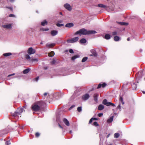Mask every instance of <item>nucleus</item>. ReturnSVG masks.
Instances as JSON below:
<instances>
[{"label": "nucleus", "instance_id": "obj_1", "mask_svg": "<svg viewBox=\"0 0 145 145\" xmlns=\"http://www.w3.org/2000/svg\"><path fill=\"white\" fill-rule=\"evenodd\" d=\"M45 105V102L42 101H40L33 104L32 105L31 108L34 111L37 112L41 109Z\"/></svg>", "mask_w": 145, "mask_h": 145}, {"label": "nucleus", "instance_id": "obj_2", "mask_svg": "<svg viewBox=\"0 0 145 145\" xmlns=\"http://www.w3.org/2000/svg\"><path fill=\"white\" fill-rule=\"evenodd\" d=\"M96 32L94 30L87 31L84 28H82L80 29L78 31H76L75 33V35L79 34L80 35H89V34H95Z\"/></svg>", "mask_w": 145, "mask_h": 145}, {"label": "nucleus", "instance_id": "obj_3", "mask_svg": "<svg viewBox=\"0 0 145 145\" xmlns=\"http://www.w3.org/2000/svg\"><path fill=\"white\" fill-rule=\"evenodd\" d=\"M78 37H75L71 39L67 40V42L68 43H73L77 42L78 40Z\"/></svg>", "mask_w": 145, "mask_h": 145}, {"label": "nucleus", "instance_id": "obj_4", "mask_svg": "<svg viewBox=\"0 0 145 145\" xmlns=\"http://www.w3.org/2000/svg\"><path fill=\"white\" fill-rule=\"evenodd\" d=\"M35 52V50L33 49L32 47L29 48L27 50V53L29 55L33 54Z\"/></svg>", "mask_w": 145, "mask_h": 145}, {"label": "nucleus", "instance_id": "obj_5", "mask_svg": "<svg viewBox=\"0 0 145 145\" xmlns=\"http://www.w3.org/2000/svg\"><path fill=\"white\" fill-rule=\"evenodd\" d=\"M64 7L69 11H70L71 10L72 8L70 5L66 3L64 5Z\"/></svg>", "mask_w": 145, "mask_h": 145}, {"label": "nucleus", "instance_id": "obj_6", "mask_svg": "<svg viewBox=\"0 0 145 145\" xmlns=\"http://www.w3.org/2000/svg\"><path fill=\"white\" fill-rule=\"evenodd\" d=\"M89 97V95L88 94H86L82 96V99L83 100L86 101L88 100Z\"/></svg>", "mask_w": 145, "mask_h": 145}, {"label": "nucleus", "instance_id": "obj_7", "mask_svg": "<svg viewBox=\"0 0 145 145\" xmlns=\"http://www.w3.org/2000/svg\"><path fill=\"white\" fill-rule=\"evenodd\" d=\"M26 106H24L23 107V108H18V111H17L18 113L19 114V115H20L21 113L23 111L24 108H25Z\"/></svg>", "mask_w": 145, "mask_h": 145}, {"label": "nucleus", "instance_id": "obj_8", "mask_svg": "<svg viewBox=\"0 0 145 145\" xmlns=\"http://www.w3.org/2000/svg\"><path fill=\"white\" fill-rule=\"evenodd\" d=\"M110 102H108L107 101L106 99H104L103 101V103L107 106H110Z\"/></svg>", "mask_w": 145, "mask_h": 145}, {"label": "nucleus", "instance_id": "obj_9", "mask_svg": "<svg viewBox=\"0 0 145 145\" xmlns=\"http://www.w3.org/2000/svg\"><path fill=\"white\" fill-rule=\"evenodd\" d=\"M110 102H108L107 101L106 99H104L103 101V103L107 106H110Z\"/></svg>", "mask_w": 145, "mask_h": 145}, {"label": "nucleus", "instance_id": "obj_10", "mask_svg": "<svg viewBox=\"0 0 145 145\" xmlns=\"http://www.w3.org/2000/svg\"><path fill=\"white\" fill-rule=\"evenodd\" d=\"M143 71H139L137 74L136 75L137 77L139 78H141L142 76Z\"/></svg>", "mask_w": 145, "mask_h": 145}, {"label": "nucleus", "instance_id": "obj_11", "mask_svg": "<svg viewBox=\"0 0 145 145\" xmlns=\"http://www.w3.org/2000/svg\"><path fill=\"white\" fill-rule=\"evenodd\" d=\"M58 33V31L56 30H52L51 31V34L53 36L56 35Z\"/></svg>", "mask_w": 145, "mask_h": 145}, {"label": "nucleus", "instance_id": "obj_12", "mask_svg": "<svg viewBox=\"0 0 145 145\" xmlns=\"http://www.w3.org/2000/svg\"><path fill=\"white\" fill-rule=\"evenodd\" d=\"M63 121L65 125L67 126H69L70 125L69 122L68 120L66 118L63 119Z\"/></svg>", "mask_w": 145, "mask_h": 145}, {"label": "nucleus", "instance_id": "obj_13", "mask_svg": "<svg viewBox=\"0 0 145 145\" xmlns=\"http://www.w3.org/2000/svg\"><path fill=\"white\" fill-rule=\"evenodd\" d=\"M74 26V24L72 23H70L66 24L65 27H66L70 28Z\"/></svg>", "mask_w": 145, "mask_h": 145}, {"label": "nucleus", "instance_id": "obj_14", "mask_svg": "<svg viewBox=\"0 0 145 145\" xmlns=\"http://www.w3.org/2000/svg\"><path fill=\"white\" fill-rule=\"evenodd\" d=\"M55 45V43L49 44L48 43H47L46 44V46L48 48H51L53 47Z\"/></svg>", "mask_w": 145, "mask_h": 145}, {"label": "nucleus", "instance_id": "obj_15", "mask_svg": "<svg viewBox=\"0 0 145 145\" xmlns=\"http://www.w3.org/2000/svg\"><path fill=\"white\" fill-rule=\"evenodd\" d=\"M106 86V84L105 83H103L102 84H99L98 85L97 87V88L99 89V88H101L102 86V87L104 88V87H105Z\"/></svg>", "mask_w": 145, "mask_h": 145}, {"label": "nucleus", "instance_id": "obj_16", "mask_svg": "<svg viewBox=\"0 0 145 145\" xmlns=\"http://www.w3.org/2000/svg\"><path fill=\"white\" fill-rule=\"evenodd\" d=\"M91 53L93 54V56H96L97 55V54L95 50L93 49L91 50L90 51Z\"/></svg>", "mask_w": 145, "mask_h": 145}, {"label": "nucleus", "instance_id": "obj_17", "mask_svg": "<svg viewBox=\"0 0 145 145\" xmlns=\"http://www.w3.org/2000/svg\"><path fill=\"white\" fill-rule=\"evenodd\" d=\"M98 6L99 7L104 8L106 9L108 8L107 6L103 4H99Z\"/></svg>", "mask_w": 145, "mask_h": 145}, {"label": "nucleus", "instance_id": "obj_18", "mask_svg": "<svg viewBox=\"0 0 145 145\" xmlns=\"http://www.w3.org/2000/svg\"><path fill=\"white\" fill-rule=\"evenodd\" d=\"M113 116L111 117L110 118L108 119L107 120V122L108 123H111L113 120Z\"/></svg>", "mask_w": 145, "mask_h": 145}, {"label": "nucleus", "instance_id": "obj_19", "mask_svg": "<svg viewBox=\"0 0 145 145\" xmlns=\"http://www.w3.org/2000/svg\"><path fill=\"white\" fill-rule=\"evenodd\" d=\"M104 108V106L103 105H99L98 107V109L99 110H101Z\"/></svg>", "mask_w": 145, "mask_h": 145}, {"label": "nucleus", "instance_id": "obj_20", "mask_svg": "<svg viewBox=\"0 0 145 145\" xmlns=\"http://www.w3.org/2000/svg\"><path fill=\"white\" fill-rule=\"evenodd\" d=\"M48 22L46 20L41 22V24L42 25L44 26L47 24Z\"/></svg>", "mask_w": 145, "mask_h": 145}, {"label": "nucleus", "instance_id": "obj_21", "mask_svg": "<svg viewBox=\"0 0 145 145\" xmlns=\"http://www.w3.org/2000/svg\"><path fill=\"white\" fill-rule=\"evenodd\" d=\"M98 97V95L97 94H95L93 95L94 100L95 101H97V97Z\"/></svg>", "mask_w": 145, "mask_h": 145}, {"label": "nucleus", "instance_id": "obj_22", "mask_svg": "<svg viewBox=\"0 0 145 145\" xmlns=\"http://www.w3.org/2000/svg\"><path fill=\"white\" fill-rule=\"evenodd\" d=\"M105 38L106 39H109L110 38V36L108 34H106L105 35Z\"/></svg>", "mask_w": 145, "mask_h": 145}, {"label": "nucleus", "instance_id": "obj_23", "mask_svg": "<svg viewBox=\"0 0 145 145\" xmlns=\"http://www.w3.org/2000/svg\"><path fill=\"white\" fill-rule=\"evenodd\" d=\"M118 23L119 24L122 25H127L128 24L127 23L124 22H118Z\"/></svg>", "mask_w": 145, "mask_h": 145}, {"label": "nucleus", "instance_id": "obj_24", "mask_svg": "<svg viewBox=\"0 0 145 145\" xmlns=\"http://www.w3.org/2000/svg\"><path fill=\"white\" fill-rule=\"evenodd\" d=\"M30 69L29 68L26 69L23 71V73L25 74L28 73L30 71Z\"/></svg>", "mask_w": 145, "mask_h": 145}, {"label": "nucleus", "instance_id": "obj_25", "mask_svg": "<svg viewBox=\"0 0 145 145\" xmlns=\"http://www.w3.org/2000/svg\"><path fill=\"white\" fill-rule=\"evenodd\" d=\"M11 25L10 24L4 25L3 26V27L4 28H7V29H10L11 28Z\"/></svg>", "mask_w": 145, "mask_h": 145}, {"label": "nucleus", "instance_id": "obj_26", "mask_svg": "<svg viewBox=\"0 0 145 145\" xmlns=\"http://www.w3.org/2000/svg\"><path fill=\"white\" fill-rule=\"evenodd\" d=\"M86 42V40L84 38L80 40V42L82 44L85 43Z\"/></svg>", "mask_w": 145, "mask_h": 145}, {"label": "nucleus", "instance_id": "obj_27", "mask_svg": "<svg viewBox=\"0 0 145 145\" xmlns=\"http://www.w3.org/2000/svg\"><path fill=\"white\" fill-rule=\"evenodd\" d=\"M79 56L78 55H75L72 57L71 59L72 60L74 61L77 58L79 57Z\"/></svg>", "mask_w": 145, "mask_h": 145}, {"label": "nucleus", "instance_id": "obj_28", "mask_svg": "<svg viewBox=\"0 0 145 145\" xmlns=\"http://www.w3.org/2000/svg\"><path fill=\"white\" fill-rule=\"evenodd\" d=\"M120 40V37L118 36H116L114 37V40L115 41H118Z\"/></svg>", "mask_w": 145, "mask_h": 145}, {"label": "nucleus", "instance_id": "obj_29", "mask_svg": "<svg viewBox=\"0 0 145 145\" xmlns=\"http://www.w3.org/2000/svg\"><path fill=\"white\" fill-rule=\"evenodd\" d=\"M119 101L122 103V105H123L124 104V102L123 100V98L121 96H120Z\"/></svg>", "mask_w": 145, "mask_h": 145}, {"label": "nucleus", "instance_id": "obj_30", "mask_svg": "<svg viewBox=\"0 0 145 145\" xmlns=\"http://www.w3.org/2000/svg\"><path fill=\"white\" fill-rule=\"evenodd\" d=\"M54 52L53 51H52L48 54V56L50 57H52L54 55Z\"/></svg>", "mask_w": 145, "mask_h": 145}, {"label": "nucleus", "instance_id": "obj_31", "mask_svg": "<svg viewBox=\"0 0 145 145\" xmlns=\"http://www.w3.org/2000/svg\"><path fill=\"white\" fill-rule=\"evenodd\" d=\"M12 116L14 117H15L16 116H17L19 115V114L17 112H15L14 113L12 114Z\"/></svg>", "mask_w": 145, "mask_h": 145}, {"label": "nucleus", "instance_id": "obj_32", "mask_svg": "<svg viewBox=\"0 0 145 145\" xmlns=\"http://www.w3.org/2000/svg\"><path fill=\"white\" fill-rule=\"evenodd\" d=\"M120 135V134L118 133H115L114 134V137L117 138L119 137Z\"/></svg>", "mask_w": 145, "mask_h": 145}, {"label": "nucleus", "instance_id": "obj_33", "mask_svg": "<svg viewBox=\"0 0 145 145\" xmlns=\"http://www.w3.org/2000/svg\"><path fill=\"white\" fill-rule=\"evenodd\" d=\"M3 55L4 56H8L11 55H12V54L11 53L9 52L4 54Z\"/></svg>", "mask_w": 145, "mask_h": 145}, {"label": "nucleus", "instance_id": "obj_34", "mask_svg": "<svg viewBox=\"0 0 145 145\" xmlns=\"http://www.w3.org/2000/svg\"><path fill=\"white\" fill-rule=\"evenodd\" d=\"M132 86L133 90H136L137 87V85L135 83H133Z\"/></svg>", "mask_w": 145, "mask_h": 145}, {"label": "nucleus", "instance_id": "obj_35", "mask_svg": "<svg viewBox=\"0 0 145 145\" xmlns=\"http://www.w3.org/2000/svg\"><path fill=\"white\" fill-rule=\"evenodd\" d=\"M88 59V57H84L82 59V62H84L86 61Z\"/></svg>", "mask_w": 145, "mask_h": 145}, {"label": "nucleus", "instance_id": "obj_36", "mask_svg": "<svg viewBox=\"0 0 145 145\" xmlns=\"http://www.w3.org/2000/svg\"><path fill=\"white\" fill-rule=\"evenodd\" d=\"M49 30L48 28H42L40 29V30L42 31H47Z\"/></svg>", "mask_w": 145, "mask_h": 145}, {"label": "nucleus", "instance_id": "obj_37", "mask_svg": "<svg viewBox=\"0 0 145 145\" xmlns=\"http://www.w3.org/2000/svg\"><path fill=\"white\" fill-rule=\"evenodd\" d=\"M25 58L27 59H30L31 57L28 54H26L25 56Z\"/></svg>", "mask_w": 145, "mask_h": 145}, {"label": "nucleus", "instance_id": "obj_38", "mask_svg": "<svg viewBox=\"0 0 145 145\" xmlns=\"http://www.w3.org/2000/svg\"><path fill=\"white\" fill-rule=\"evenodd\" d=\"M56 25L58 27H60L63 26L64 25V24H60L58 23L56 24Z\"/></svg>", "mask_w": 145, "mask_h": 145}, {"label": "nucleus", "instance_id": "obj_39", "mask_svg": "<svg viewBox=\"0 0 145 145\" xmlns=\"http://www.w3.org/2000/svg\"><path fill=\"white\" fill-rule=\"evenodd\" d=\"M77 110L79 112H80L82 111V107H78L77 109Z\"/></svg>", "mask_w": 145, "mask_h": 145}, {"label": "nucleus", "instance_id": "obj_40", "mask_svg": "<svg viewBox=\"0 0 145 145\" xmlns=\"http://www.w3.org/2000/svg\"><path fill=\"white\" fill-rule=\"evenodd\" d=\"M31 61L32 62L34 61L37 62L38 61V59L37 58H36L35 59H31Z\"/></svg>", "mask_w": 145, "mask_h": 145}, {"label": "nucleus", "instance_id": "obj_41", "mask_svg": "<svg viewBox=\"0 0 145 145\" xmlns=\"http://www.w3.org/2000/svg\"><path fill=\"white\" fill-rule=\"evenodd\" d=\"M56 61L54 59H53V60L51 62V63L52 64H54L56 63Z\"/></svg>", "mask_w": 145, "mask_h": 145}, {"label": "nucleus", "instance_id": "obj_42", "mask_svg": "<svg viewBox=\"0 0 145 145\" xmlns=\"http://www.w3.org/2000/svg\"><path fill=\"white\" fill-rule=\"evenodd\" d=\"M93 125L95 126H99V124H98L97 122L96 121L94 122L93 123Z\"/></svg>", "mask_w": 145, "mask_h": 145}, {"label": "nucleus", "instance_id": "obj_43", "mask_svg": "<svg viewBox=\"0 0 145 145\" xmlns=\"http://www.w3.org/2000/svg\"><path fill=\"white\" fill-rule=\"evenodd\" d=\"M10 141L9 140L7 141L6 142V145H10Z\"/></svg>", "mask_w": 145, "mask_h": 145}, {"label": "nucleus", "instance_id": "obj_44", "mask_svg": "<svg viewBox=\"0 0 145 145\" xmlns=\"http://www.w3.org/2000/svg\"><path fill=\"white\" fill-rule=\"evenodd\" d=\"M75 105H73L71 106L69 108V110H71L72 109L75 107Z\"/></svg>", "mask_w": 145, "mask_h": 145}, {"label": "nucleus", "instance_id": "obj_45", "mask_svg": "<svg viewBox=\"0 0 145 145\" xmlns=\"http://www.w3.org/2000/svg\"><path fill=\"white\" fill-rule=\"evenodd\" d=\"M69 52L71 54H73L74 52L73 50L72 49H70L69 50Z\"/></svg>", "mask_w": 145, "mask_h": 145}, {"label": "nucleus", "instance_id": "obj_46", "mask_svg": "<svg viewBox=\"0 0 145 145\" xmlns=\"http://www.w3.org/2000/svg\"><path fill=\"white\" fill-rule=\"evenodd\" d=\"M40 136V134L39 133H35V136L36 137H38Z\"/></svg>", "mask_w": 145, "mask_h": 145}, {"label": "nucleus", "instance_id": "obj_47", "mask_svg": "<svg viewBox=\"0 0 145 145\" xmlns=\"http://www.w3.org/2000/svg\"><path fill=\"white\" fill-rule=\"evenodd\" d=\"M93 118H91L90 120L89 121V124H90L91 123H92V121H93Z\"/></svg>", "mask_w": 145, "mask_h": 145}, {"label": "nucleus", "instance_id": "obj_48", "mask_svg": "<svg viewBox=\"0 0 145 145\" xmlns=\"http://www.w3.org/2000/svg\"><path fill=\"white\" fill-rule=\"evenodd\" d=\"M103 113H99L98 114V116L99 117H100L103 116Z\"/></svg>", "mask_w": 145, "mask_h": 145}, {"label": "nucleus", "instance_id": "obj_49", "mask_svg": "<svg viewBox=\"0 0 145 145\" xmlns=\"http://www.w3.org/2000/svg\"><path fill=\"white\" fill-rule=\"evenodd\" d=\"M9 17H15V16L13 14H10L9 15Z\"/></svg>", "mask_w": 145, "mask_h": 145}, {"label": "nucleus", "instance_id": "obj_50", "mask_svg": "<svg viewBox=\"0 0 145 145\" xmlns=\"http://www.w3.org/2000/svg\"><path fill=\"white\" fill-rule=\"evenodd\" d=\"M39 77H37L36 78H35V80L36 81H37L39 80Z\"/></svg>", "mask_w": 145, "mask_h": 145}, {"label": "nucleus", "instance_id": "obj_51", "mask_svg": "<svg viewBox=\"0 0 145 145\" xmlns=\"http://www.w3.org/2000/svg\"><path fill=\"white\" fill-rule=\"evenodd\" d=\"M110 105H111V106H115V105L114 104V103H112L111 102H110Z\"/></svg>", "mask_w": 145, "mask_h": 145}, {"label": "nucleus", "instance_id": "obj_52", "mask_svg": "<svg viewBox=\"0 0 145 145\" xmlns=\"http://www.w3.org/2000/svg\"><path fill=\"white\" fill-rule=\"evenodd\" d=\"M117 32L116 31L112 33V34L114 35H117Z\"/></svg>", "mask_w": 145, "mask_h": 145}, {"label": "nucleus", "instance_id": "obj_53", "mask_svg": "<svg viewBox=\"0 0 145 145\" xmlns=\"http://www.w3.org/2000/svg\"><path fill=\"white\" fill-rule=\"evenodd\" d=\"M15 74V73H13L12 74H9V75L8 76V77H10V76H13V75H14Z\"/></svg>", "mask_w": 145, "mask_h": 145}, {"label": "nucleus", "instance_id": "obj_54", "mask_svg": "<svg viewBox=\"0 0 145 145\" xmlns=\"http://www.w3.org/2000/svg\"><path fill=\"white\" fill-rule=\"evenodd\" d=\"M117 108H119V109H121V106L120 105V104H119L118 106H117Z\"/></svg>", "mask_w": 145, "mask_h": 145}, {"label": "nucleus", "instance_id": "obj_55", "mask_svg": "<svg viewBox=\"0 0 145 145\" xmlns=\"http://www.w3.org/2000/svg\"><path fill=\"white\" fill-rule=\"evenodd\" d=\"M93 118V120H98V119L96 118Z\"/></svg>", "mask_w": 145, "mask_h": 145}, {"label": "nucleus", "instance_id": "obj_56", "mask_svg": "<svg viewBox=\"0 0 145 145\" xmlns=\"http://www.w3.org/2000/svg\"><path fill=\"white\" fill-rule=\"evenodd\" d=\"M47 94H48L47 93H44L43 95L44 96H46V95H47Z\"/></svg>", "mask_w": 145, "mask_h": 145}, {"label": "nucleus", "instance_id": "obj_57", "mask_svg": "<svg viewBox=\"0 0 145 145\" xmlns=\"http://www.w3.org/2000/svg\"><path fill=\"white\" fill-rule=\"evenodd\" d=\"M7 8L10 10H12V8L11 7H7Z\"/></svg>", "mask_w": 145, "mask_h": 145}, {"label": "nucleus", "instance_id": "obj_58", "mask_svg": "<svg viewBox=\"0 0 145 145\" xmlns=\"http://www.w3.org/2000/svg\"><path fill=\"white\" fill-rule=\"evenodd\" d=\"M110 133L109 134H108L107 135V137H107V138H108L109 137V136H110Z\"/></svg>", "mask_w": 145, "mask_h": 145}, {"label": "nucleus", "instance_id": "obj_59", "mask_svg": "<svg viewBox=\"0 0 145 145\" xmlns=\"http://www.w3.org/2000/svg\"><path fill=\"white\" fill-rule=\"evenodd\" d=\"M31 31V30L30 29V30H27V33H29V31Z\"/></svg>", "mask_w": 145, "mask_h": 145}, {"label": "nucleus", "instance_id": "obj_60", "mask_svg": "<svg viewBox=\"0 0 145 145\" xmlns=\"http://www.w3.org/2000/svg\"><path fill=\"white\" fill-rule=\"evenodd\" d=\"M15 0H10V1L11 2H13Z\"/></svg>", "mask_w": 145, "mask_h": 145}, {"label": "nucleus", "instance_id": "obj_61", "mask_svg": "<svg viewBox=\"0 0 145 145\" xmlns=\"http://www.w3.org/2000/svg\"><path fill=\"white\" fill-rule=\"evenodd\" d=\"M59 125L60 127L61 128H62V127L61 126V125L59 124Z\"/></svg>", "mask_w": 145, "mask_h": 145}, {"label": "nucleus", "instance_id": "obj_62", "mask_svg": "<svg viewBox=\"0 0 145 145\" xmlns=\"http://www.w3.org/2000/svg\"><path fill=\"white\" fill-rule=\"evenodd\" d=\"M127 40L128 41H129V40H130V39H129V38H127Z\"/></svg>", "mask_w": 145, "mask_h": 145}, {"label": "nucleus", "instance_id": "obj_63", "mask_svg": "<svg viewBox=\"0 0 145 145\" xmlns=\"http://www.w3.org/2000/svg\"><path fill=\"white\" fill-rule=\"evenodd\" d=\"M142 93H143V94H145V91H142Z\"/></svg>", "mask_w": 145, "mask_h": 145}, {"label": "nucleus", "instance_id": "obj_64", "mask_svg": "<svg viewBox=\"0 0 145 145\" xmlns=\"http://www.w3.org/2000/svg\"><path fill=\"white\" fill-rule=\"evenodd\" d=\"M59 14H60V15H62V13L61 12H59Z\"/></svg>", "mask_w": 145, "mask_h": 145}]
</instances>
